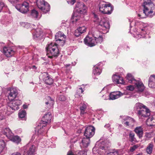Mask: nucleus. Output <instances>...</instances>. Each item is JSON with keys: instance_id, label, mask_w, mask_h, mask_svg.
Wrapping results in <instances>:
<instances>
[{"instance_id": "obj_1", "label": "nucleus", "mask_w": 155, "mask_h": 155, "mask_svg": "<svg viewBox=\"0 0 155 155\" xmlns=\"http://www.w3.org/2000/svg\"><path fill=\"white\" fill-rule=\"evenodd\" d=\"M134 109L138 115L141 117H147L150 114L149 109L146 106L140 103L135 104Z\"/></svg>"}, {"instance_id": "obj_2", "label": "nucleus", "mask_w": 155, "mask_h": 155, "mask_svg": "<svg viewBox=\"0 0 155 155\" xmlns=\"http://www.w3.org/2000/svg\"><path fill=\"white\" fill-rule=\"evenodd\" d=\"M143 6L144 8L143 13L150 17H152L150 14L155 11V6L151 0H144Z\"/></svg>"}, {"instance_id": "obj_3", "label": "nucleus", "mask_w": 155, "mask_h": 155, "mask_svg": "<svg viewBox=\"0 0 155 155\" xmlns=\"http://www.w3.org/2000/svg\"><path fill=\"white\" fill-rule=\"evenodd\" d=\"M99 10L104 14L110 15L111 14L113 10V7L110 4H103L100 3L99 5Z\"/></svg>"}, {"instance_id": "obj_4", "label": "nucleus", "mask_w": 155, "mask_h": 155, "mask_svg": "<svg viewBox=\"0 0 155 155\" xmlns=\"http://www.w3.org/2000/svg\"><path fill=\"white\" fill-rule=\"evenodd\" d=\"M95 128L92 126H89L85 128L84 136L87 138H91L94 135Z\"/></svg>"}, {"instance_id": "obj_5", "label": "nucleus", "mask_w": 155, "mask_h": 155, "mask_svg": "<svg viewBox=\"0 0 155 155\" xmlns=\"http://www.w3.org/2000/svg\"><path fill=\"white\" fill-rule=\"evenodd\" d=\"M9 101L10 102L8 103V105L12 110H17L19 109L18 106L21 104V102L20 100L14 99Z\"/></svg>"}, {"instance_id": "obj_6", "label": "nucleus", "mask_w": 155, "mask_h": 155, "mask_svg": "<svg viewBox=\"0 0 155 155\" xmlns=\"http://www.w3.org/2000/svg\"><path fill=\"white\" fill-rule=\"evenodd\" d=\"M63 37L64 39L66 38V36L61 31H59L57 32L55 35V39L57 43H58L59 45L63 46L65 42L64 40L63 39H61L59 38Z\"/></svg>"}, {"instance_id": "obj_7", "label": "nucleus", "mask_w": 155, "mask_h": 155, "mask_svg": "<svg viewBox=\"0 0 155 155\" xmlns=\"http://www.w3.org/2000/svg\"><path fill=\"white\" fill-rule=\"evenodd\" d=\"M17 9L23 13H27L29 10V4L27 2H23L19 8H16Z\"/></svg>"}, {"instance_id": "obj_8", "label": "nucleus", "mask_w": 155, "mask_h": 155, "mask_svg": "<svg viewBox=\"0 0 155 155\" xmlns=\"http://www.w3.org/2000/svg\"><path fill=\"white\" fill-rule=\"evenodd\" d=\"M84 42L86 45L90 47H91L96 45V42L94 38L88 36H87L84 39Z\"/></svg>"}, {"instance_id": "obj_9", "label": "nucleus", "mask_w": 155, "mask_h": 155, "mask_svg": "<svg viewBox=\"0 0 155 155\" xmlns=\"http://www.w3.org/2000/svg\"><path fill=\"white\" fill-rule=\"evenodd\" d=\"M76 8L78 13H83V11L86 8L85 5L82 2H79L77 3L76 5Z\"/></svg>"}, {"instance_id": "obj_10", "label": "nucleus", "mask_w": 155, "mask_h": 155, "mask_svg": "<svg viewBox=\"0 0 155 155\" xmlns=\"http://www.w3.org/2000/svg\"><path fill=\"white\" fill-rule=\"evenodd\" d=\"M112 79L114 83L117 84H124V83L122 77L115 74L112 76Z\"/></svg>"}, {"instance_id": "obj_11", "label": "nucleus", "mask_w": 155, "mask_h": 155, "mask_svg": "<svg viewBox=\"0 0 155 155\" xmlns=\"http://www.w3.org/2000/svg\"><path fill=\"white\" fill-rule=\"evenodd\" d=\"M18 94L16 89L14 88H11L10 92L8 93V99L9 100H12L16 98Z\"/></svg>"}, {"instance_id": "obj_12", "label": "nucleus", "mask_w": 155, "mask_h": 155, "mask_svg": "<svg viewBox=\"0 0 155 155\" xmlns=\"http://www.w3.org/2000/svg\"><path fill=\"white\" fill-rule=\"evenodd\" d=\"M123 94V93L119 91L111 92L109 95L110 99L112 100H115L119 98Z\"/></svg>"}, {"instance_id": "obj_13", "label": "nucleus", "mask_w": 155, "mask_h": 155, "mask_svg": "<svg viewBox=\"0 0 155 155\" xmlns=\"http://www.w3.org/2000/svg\"><path fill=\"white\" fill-rule=\"evenodd\" d=\"M42 31L40 29H37L35 30L33 33V38L36 40H40L42 37Z\"/></svg>"}, {"instance_id": "obj_14", "label": "nucleus", "mask_w": 155, "mask_h": 155, "mask_svg": "<svg viewBox=\"0 0 155 155\" xmlns=\"http://www.w3.org/2000/svg\"><path fill=\"white\" fill-rule=\"evenodd\" d=\"M148 86L151 88H155V75H151L149 78Z\"/></svg>"}, {"instance_id": "obj_15", "label": "nucleus", "mask_w": 155, "mask_h": 155, "mask_svg": "<svg viewBox=\"0 0 155 155\" xmlns=\"http://www.w3.org/2000/svg\"><path fill=\"white\" fill-rule=\"evenodd\" d=\"M100 25L102 27V30H104L110 28V25L108 22L104 19H102L100 21Z\"/></svg>"}, {"instance_id": "obj_16", "label": "nucleus", "mask_w": 155, "mask_h": 155, "mask_svg": "<svg viewBox=\"0 0 155 155\" xmlns=\"http://www.w3.org/2000/svg\"><path fill=\"white\" fill-rule=\"evenodd\" d=\"M3 53L7 57H10L13 55L15 51L12 49H3Z\"/></svg>"}, {"instance_id": "obj_17", "label": "nucleus", "mask_w": 155, "mask_h": 155, "mask_svg": "<svg viewBox=\"0 0 155 155\" xmlns=\"http://www.w3.org/2000/svg\"><path fill=\"white\" fill-rule=\"evenodd\" d=\"M35 149V146L32 145L29 147L28 150L24 151L23 155H34Z\"/></svg>"}, {"instance_id": "obj_18", "label": "nucleus", "mask_w": 155, "mask_h": 155, "mask_svg": "<svg viewBox=\"0 0 155 155\" xmlns=\"http://www.w3.org/2000/svg\"><path fill=\"white\" fill-rule=\"evenodd\" d=\"M9 139L12 141L17 144L18 143L21 141L20 137L18 136H14L13 134L10 136H9Z\"/></svg>"}, {"instance_id": "obj_19", "label": "nucleus", "mask_w": 155, "mask_h": 155, "mask_svg": "<svg viewBox=\"0 0 155 155\" xmlns=\"http://www.w3.org/2000/svg\"><path fill=\"white\" fill-rule=\"evenodd\" d=\"M99 148L102 150H104L106 152L109 150L110 146L109 145H107L105 144V142L102 141L99 144Z\"/></svg>"}, {"instance_id": "obj_20", "label": "nucleus", "mask_w": 155, "mask_h": 155, "mask_svg": "<svg viewBox=\"0 0 155 155\" xmlns=\"http://www.w3.org/2000/svg\"><path fill=\"white\" fill-rule=\"evenodd\" d=\"M134 131L139 138H140L142 137L143 132V128L141 127H136L134 130Z\"/></svg>"}, {"instance_id": "obj_21", "label": "nucleus", "mask_w": 155, "mask_h": 155, "mask_svg": "<svg viewBox=\"0 0 155 155\" xmlns=\"http://www.w3.org/2000/svg\"><path fill=\"white\" fill-rule=\"evenodd\" d=\"M126 78L128 80V81L130 83L135 84L136 83H137V81L136 80L134 77L130 73H128L127 74Z\"/></svg>"}, {"instance_id": "obj_22", "label": "nucleus", "mask_w": 155, "mask_h": 155, "mask_svg": "<svg viewBox=\"0 0 155 155\" xmlns=\"http://www.w3.org/2000/svg\"><path fill=\"white\" fill-rule=\"evenodd\" d=\"M137 83H136L134 84H135L137 87L138 91L140 92H142L144 89V86L143 83L138 81H137Z\"/></svg>"}, {"instance_id": "obj_23", "label": "nucleus", "mask_w": 155, "mask_h": 155, "mask_svg": "<svg viewBox=\"0 0 155 155\" xmlns=\"http://www.w3.org/2000/svg\"><path fill=\"white\" fill-rule=\"evenodd\" d=\"M99 64H98L94 66L93 71V73L94 75H99L101 72V69L98 67Z\"/></svg>"}, {"instance_id": "obj_24", "label": "nucleus", "mask_w": 155, "mask_h": 155, "mask_svg": "<svg viewBox=\"0 0 155 155\" xmlns=\"http://www.w3.org/2000/svg\"><path fill=\"white\" fill-rule=\"evenodd\" d=\"M36 3L37 6L39 9H43L47 5L45 3L44 0H37Z\"/></svg>"}, {"instance_id": "obj_25", "label": "nucleus", "mask_w": 155, "mask_h": 155, "mask_svg": "<svg viewBox=\"0 0 155 155\" xmlns=\"http://www.w3.org/2000/svg\"><path fill=\"white\" fill-rule=\"evenodd\" d=\"M82 143L83 147H88L90 142V138L85 137L83 138L81 141Z\"/></svg>"}, {"instance_id": "obj_26", "label": "nucleus", "mask_w": 155, "mask_h": 155, "mask_svg": "<svg viewBox=\"0 0 155 155\" xmlns=\"http://www.w3.org/2000/svg\"><path fill=\"white\" fill-rule=\"evenodd\" d=\"M96 42V45L97 43H101L103 41V37L102 35H96L95 34L93 35Z\"/></svg>"}, {"instance_id": "obj_27", "label": "nucleus", "mask_w": 155, "mask_h": 155, "mask_svg": "<svg viewBox=\"0 0 155 155\" xmlns=\"http://www.w3.org/2000/svg\"><path fill=\"white\" fill-rule=\"evenodd\" d=\"M119 150L115 149H111L109 151V152L107 153V155H119Z\"/></svg>"}, {"instance_id": "obj_28", "label": "nucleus", "mask_w": 155, "mask_h": 155, "mask_svg": "<svg viewBox=\"0 0 155 155\" xmlns=\"http://www.w3.org/2000/svg\"><path fill=\"white\" fill-rule=\"evenodd\" d=\"M3 133L8 138H9V136H11L13 134L10 130L8 128H5L4 130Z\"/></svg>"}, {"instance_id": "obj_29", "label": "nucleus", "mask_w": 155, "mask_h": 155, "mask_svg": "<svg viewBox=\"0 0 155 155\" xmlns=\"http://www.w3.org/2000/svg\"><path fill=\"white\" fill-rule=\"evenodd\" d=\"M71 19L73 20L72 21L73 22H74V21H77L80 19V15H77L76 12L74 13L72 16Z\"/></svg>"}, {"instance_id": "obj_30", "label": "nucleus", "mask_w": 155, "mask_h": 155, "mask_svg": "<svg viewBox=\"0 0 155 155\" xmlns=\"http://www.w3.org/2000/svg\"><path fill=\"white\" fill-rule=\"evenodd\" d=\"M125 121L128 120L129 123V125L131 126H133L135 122V120L133 118L129 117H127L124 119Z\"/></svg>"}, {"instance_id": "obj_31", "label": "nucleus", "mask_w": 155, "mask_h": 155, "mask_svg": "<svg viewBox=\"0 0 155 155\" xmlns=\"http://www.w3.org/2000/svg\"><path fill=\"white\" fill-rule=\"evenodd\" d=\"M134 136V133L132 131H130L129 134V139L130 141L133 142L136 141V138Z\"/></svg>"}, {"instance_id": "obj_32", "label": "nucleus", "mask_w": 155, "mask_h": 155, "mask_svg": "<svg viewBox=\"0 0 155 155\" xmlns=\"http://www.w3.org/2000/svg\"><path fill=\"white\" fill-rule=\"evenodd\" d=\"M87 108L86 105L83 103L82 105L80 106V109L81 111V114H84L85 113V111Z\"/></svg>"}, {"instance_id": "obj_33", "label": "nucleus", "mask_w": 155, "mask_h": 155, "mask_svg": "<svg viewBox=\"0 0 155 155\" xmlns=\"http://www.w3.org/2000/svg\"><path fill=\"white\" fill-rule=\"evenodd\" d=\"M153 145L151 143L149 144L146 149V152L149 154H151L152 151Z\"/></svg>"}, {"instance_id": "obj_34", "label": "nucleus", "mask_w": 155, "mask_h": 155, "mask_svg": "<svg viewBox=\"0 0 155 155\" xmlns=\"http://www.w3.org/2000/svg\"><path fill=\"white\" fill-rule=\"evenodd\" d=\"M44 74L43 76V80L45 83L48 84V75L47 73H45Z\"/></svg>"}, {"instance_id": "obj_35", "label": "nucleus", "mask_w": 155, "mask_h": 155, "mask_svg": "<svg viewBox=\"0 0 155 155\" xmlns=\"http://www.w3.org/2000/svg\"><path fill=\"white\" fill-rule=\"evenodd\" d=\"M26 114V112L25 110H22L20 111L18 113V116L20 118H24Z\"/></svg>"}, {"instance_id": "obj_36", "label": "nucleus", "mask_w": 155, "mask_h": 155, "mask_svg": "<svg viewBox=\"0 0 155 155\" xmlns=\"http://www.w3.org/2000/svg\"><path fill=\"white\" fill-rule=\"evenodd\" d=\"M31 15L33 18H37L38 15V12L35 9H33L31 11Z\"/></svg>"}, {"instance_id": "obj_37", "label": "nucleus", "mask_w": 155, "mask_h": 155, "mask_svg": "<svg viewBox=\"0 0 155 155\" xmlns=\"http://www.w3.org/2000/svg\"><path fill=\"white\" fill-rule=\"evenodd\" d=\"M86 28L84 26L79 27L76 30V32H80L82 34L86 31Z\"/></svg>"}, {"instance_id": "obj_38", "label": "nucleus", "mask_w": 155, "mask_h": 155, "mask_svg": "<svg viewBox=\"0 0 155 155\" xmlns=\"http://www.w3.org/2000/svg\"><path fill=\"white\" fill-rule=\"evenodd\" d=\"M5 143L3 140H0V153L3 150L5 147Z\"/></svg>"}, {"instance_id": "obj_39", "label": "nucleus", "mask_w": 155, "mask_h": 155, "mask_svg": "<svg viewBox=\"0 0 155 155\" xmlns=\"http://www.w3.org/2000/svg\"><path fill=\"white\" fill-rule=\"evenodd\" d=\"M84 90L82 87H80L78 89L77 91V94L79 96L81 97L83 94Z\"/></svg>"}, {"instance_id": "obj_40", "label": "nucleus", "mask_w": 155, "mask_h": 155, "mask_svg": "<svg viewBox=\"0 0 155 155\" xmlns=\"http://www.w3.org/2000/svg\"><path fill=\"white\" fill-rule=\"evenodd\" d=\"M51 53L53 54L54 56H57L59 53V49H52Z\"/></svg>"}, {"instance_id": "obj_41", "label": "nucleus", "mask_w": 155, "mask_h": 155, "mask_svg": "<svg viewBox=\"0 0 155 155\" xmlns=\"http://www.w3.org/2000/svg\"><path fill=\"white\" fill-rule=\"evenodd\" d=\"M54 103V100L49 96V105L50 107V108H53Z\"/></svg>"}, {"instance_id": "obj_42", "label": "nucleus", "mask_w": 155, "mask_h": 155, "mask_svg": "<svg viewBox=\"0 0 155 155\" xmlns=\"http://www.w3.org/2000/svg\"><path fill=\"white\" fill-rule=\"evenodd\" d=\"M47 6H46L45 7H44V8H43V9H41L42 11H43V13H47L48 11V5H47Z\"/></svg>"}, {"instance_id": "obj_43", "label": "nucleus", "mask_w": 155, "mask_h": 155, "mask_svg": "<svg viewBox=\"0 0 155 155\" xmlns=\"http://www.w3.org/2000/svg\"><path fill=\"white\" fill-rule=\"evenodd\" d=\"M138 146L137 145H134L132 147H130V151L131 152H133L138 147Z\"/></svg>"}, {"instance_id": "obj_44", "label": "nucleus", "mask_w": 155, "mask_h": 155, "mask_svg": "<svg viewBox=\"0 0 155 155\" xmlns=\"http://www.w3.org/2000/svg\"><path fill=\"white\" fill-rule=\"evenodd\" d=\"M58 99L61 101H64L66 100V98L63 95H61L58 97Z\"/></svg>"}, {"instance_id": "obj_45", "label": "nucleus", "mask_w": 155, "mask_h": 155, "mask_svg": "<svg viewBox=\"0 0 155 155\" xmlns=\"http://www.w3.org/2000/svg\"><path fill=\"white\" fill-rule=\"evenodd\" d=\"M126 89L128 91H133L134 89V87L133 85H130L126 87Z\"/></svg>"}, {"instance_id": "obj_46", "label": "nucleus", "mask_w": 155, "mask_h": 155, "mask_svg": "<svg viewBox=\"0 0 155 155\" xmlns=\"http://www.w3.org/2000/svg\"><path fill=\"white\" fill-rule=\"evenodd\" d=\"M68 3L70 5H73L76 2V0H66Z\"/></svg>"}, {"instance_id": "obj_47", "label": "nucleus", "mask_w": 155, "mask_h": 155, "mask_svg": "<svg viewBox=\"0 0 155 155\" xmlns=\"http://www.w3.org/2000/svg\"><path fill=\"white\" fill-rule=\"evenodd\" d=\"M148 120H149V121H153V124H152L153 125L155 124V115L154 116V117H149L148 119Z\"/></svg>"}, {"instance_id": "obj_48", "label": "nucleus", "mask_w": 155, "mask_h": 155, "mask_svg": "<svg viewBox=\"0 0 155 155\" xmlns=\"http://www.w3.org/2000/svg\"><path fill=\"white\" fill-rule=\"evenodd\" d=\"M104 127L107 128L108 129V130H109L110 132H111V128H110V125L109 124H106Z\"/></svg>"}, {"instance_id": "obj_49", "label": "nucleus", "mask_w": 155, "mask_h": 155, "mask_svg": "<svg viewBox=\"0 0 155 155\" xmlns=\"http://www.w3.org/2000/svg\"><path fill=\"white\" fill-rule=\"evenodd\" d=\"M78 154L79 155H87L86 152L84 151H79L78 153Z\"/></svg>"}, {"instance_id": "obj_50", "label": "nucleus", "mask_w": 155, "mask_h": 155, "mask_svg": "<svg viewBox=\"0 0 155 155\" xmlns=\"http://www.w3.org/2000/svg\"><path fill=\"white\" fill-rule=\"evenodd\" d=\"M82 33L80 32H76V30L75 31L74 35L77 37H78L81 35Z\"/></svg>"}, {"instance_id": "obj_51", "label": "nucleus", "mask_w": 155, "mask_h": 155, "mask_svg": "<svg viewBox=\"0 0 155 155\" xmlns=\"http://www.w3.org/2000/svg\"><path fill=\"white\" fill-rule=\"evenodd\" d=\"M4 6V3L2 2H0V12L1 11Z\"/></svg>"}, {"instance_id": "obj_52", "label": "nucleus", "mask_w": 155, "mask_h": 155, "mask_svg": "<svg viewBox=\"0 0 155 155\" xmlns=\"http://www.w3.org/2000/svg\"><path fill=\"white\" fill-rule=\"evenodd\" d=\"M50 119V122L53 121V115L52 114H49V119Z\"/></svg>"}, {"instance_id": "obj_53", "label": "nucleus", "mask_w": 155, "mask_h": 155, "mask_svg": "<svg viewBox=\"0 0 155 155\" xmlns=\"http://www.w3.org/2000/svg\"><path fill=\"white\" fill-rule=\"evenodd\" d=\"M67 155H74V154L72 152V150H70L67 153Z\"/></svg>"}, {"instance_id": "obj_54", "label": "nucleus", "mask_w": 155, "mask_h": 155, "mask_svg": "<svg viewBox=\"0 0 155 155\" xmlns=\"http://www.w3.org/2000/svg\"><path fill=\"white\" fill-rule=\"evenodd\" d=\"M31 26V25L30 24L28 23H27L25 28H29L30 27V26Z\"/></svg>"}, {"instance_id": "obj_55", "label": "nucleus", "mask_w": 155, "mask_h": 155, "mask_svg": "<svg viewBox=\"0 0 155 155\" xmlns=\"http://www.w3.org/2000/svg\"><path fill=\"white\" fill-rule=\"evenodd\" d=\"M58 44H57L56 43H51L50 44H49V48H51L52 47V46H54V45H55L56 46Z\"/></svg>"}, {"instance_id": "obj_56", "label": "nucleus", "mask_w": 155, "mask_h": 155, "mask_svg": "<svg viewBox=\"0 0 155 155\" xmlns=\"http://www.w3.org/2000/svg\"><path fill=\"white\" fill-rule=\"evenodd\" d=\"M94 16L95 18L96 19L97 21H98L99 20V18L98 16L95 14H94Z\"/></svg>"}, {"instance_id": "obj_57", "label": "nucleus", "mask_w": 155, "mask_h": 155, "mask_svg": "<svg viewBox=\"0 0 155 155\" xmlns=\"http://www.w3.org/2000/svg\"><path fill=\"white\" fill-rule=\"evenodd\" d=\"M26 23H26V22H22L21 23V24L22 26L25 28Z\"/></svg>"}, {"instance_id": "obj_58", "label": "nucleus", "mask_w": 155, "mask_h": 155, "mask_svg": "<svg viewBox=\"0 0 155 155\" xmlns=\"http://www.w3.org/2000/svg\"><path fill=\"white\" fill-rule=\"evenodd\" d=\"M49 85L51 84L53 82V80L51 78H49Z\"/></svg>"}, {"instance_id": "obj_59", "label": "nucleus", "mask_w": 155, "mask_h": 155, "mask_svg": "<svg viewBox=\"0 0 155 155\" xmlns=\"http://www.w3.org/2000/svg\"><path fill=\"white\" fill-rule=\"evenodd\" d=\"M12 155H21V154L20 153L17 152L13 153Z\"/></svg>"}, {"instance_id": "obj_60", "label": "nucleus", "mask_w": 155, "mask_h": 155, "mask_svg": "<svg viewBox=\"0 0 155 155\" xmlns=\"http://www.w3.org/2000/svg\"><path fill=\"white\" fill-rule=\"evenodd\" d=\"M126 121H127L125 123H124V124L126 126H128L129 125H130L129 122L128 120Z\"/></svg>"}, {"instance_id": "obj_61", "label": "nucleus", "mask_w": 155, "mask_h": 155, "mask_svg": "<svg viewBox=\"0 0 155 155\" xmlns=\"http://www.w3.org/2000/svg\"><path fill=\"white\" fill-rule=\"evenodd\" d=\"M95 34V35H99V32L98 31H96L93 34Z\"/></svg>"}, {"instance_id": "obj_62", "label": "nucleus", "mask_w": 155, "mask_h": 155, "mask_svg": "<svg viewBox=\"0 0 155 155\" xmlns=\"http://www.w3.org/2000/svg\"><path fill=\"white\" fill-rule=\"evenodd\" d=\"M23 107L24 109H26L28 108V106L26 104H24L23 105Z\"/></svg>"}, {"instance_id": "obj_63", "label": "nucleus", "mask_w": 155, "mask_h": 155, "mask_svg": "<svg viewBox=\"0 0 155 155\" xmlns=\"http://www.w3.org/2000/svg\"><path fill=\"white\" fill-rule=\"evenodd\" d=\"M43 131H41V130H39L38 131V134H41L42 133Z\"/></svg>"}, {"instance_id": "obj_64", "label": "nucleus", "mask_w": 155, "mask_h": 155, "mask_svg": "<svg viewBox=\"0 0 155 155\" xmlns=\"http://www.w3.org/2000/svg\"><path fill=\"white\" fill-rule=\"evenodd\" d=\"M140 29L142 31H145L146 29L145 28H143Z\"/></svg>"}]
</instances>
